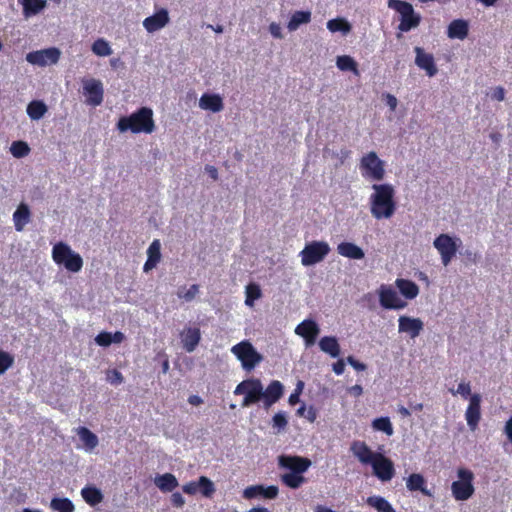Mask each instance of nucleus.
<instances>
[{
    "label": "nucleus",
    "mask_w": 512,
    "mask_h": 512,
    "mask_svg": "<svg viewBox=\"0 0 512 512\" xmlns=\"http://www.w3.org/2000/svg\"><path fill=\"white\" fill-rule=\"evenodd\" d=\"M361 175L371 181H382L385 177V164L376 152L371 151L364 155L359 164Z\"/></svg>",
    "instance_id": "7"
},
{
    "label": "nucleus",
    "mask_w": 512,
    "mask_h": 512,
    "mask_svg": "<svg viewBox=\"0 0 512 512\" xmlns=\"http://www.w3.org/2000/svg\"><path fill=\"white\" fill-rule=\"evenodd\" d=\"M109 380L111 384L118 385L123 382V376L118 370H113L109 375Z\"/></svg>",
    "instance_id": "58"
},
{
    "label": "nucleus",
    "mask_w": 512,
    "mask_h": 512,
    "mask_svg": "<svg viewBox=\"0 0 512 512\" xmlns=\"http://www.w3.org/2000/svg\"><path fill=\"white\" fill-rule=\"evenodd\" d=\"M95 342L99 346H102V347H107V346L111 345L112 344L111 333L110 332H106V331L100 332L95 337Z\"/></svg>",
    "instance_id": "52"
},
{
    "label": "nucleus",
    "mask_w": 512,
    "mask_h": 512,
    "mask_svg": "<svg viewBox=\"0 0 512 512\" xmlns=\"http://www.w3.org/2000/svg\"><path fill=\"white\" fill-rule=\"evenodd\" d=\"M284 393V386L278 380H273L269 383L266 389H263V402L265 408L271 407L281 399Z\"/></svg>",
    "instance_id": "22"
},
{
    "label": "nucleus",
    "mask_w": 512,
    "mask_h": 512,
    "mask_svg": "<svg viewBox=\"0 0 512 512\" xmlns=\"http://www.w3.org/2000/svg\"><path fill=\"white\" fill-rule=\"evenodd\" d=\"M199 292V286L197 284H193L189 289L185 290V288H180L177 292L179 298H182L186 301H191L195 298V296Z\"/></svg>",
    "instance_id": "49"
},
{
    "label": "nucleus",
    "mask_w": 512,
    "mask_h": 512,
    "mask_svg": "<svg viewBox=\"0 0 512 512\" xmlns=\"http://www.w3.org/2000/svg\"><path fill=\"white\" fill-rule=\"evenodd\" d=\"M351 451L363 464H371L378 452H373L363 441H354L351 445Z\"/></svg>",
    "instance_id": "26"
},
{
    "label": "nucleus",
    "mask_w": 512,
    "mask_h": 512,
    "mask_svg": "<svg viewBox=\"0 0 512 512\" xmlns=\"http://www.w3.org/2000/svg\"><path fill=\"white\" fill-rule=\"evenodd\" d=\"M336 65L341 71H352L355 74L359 73L357 69V63L352 57L348 55L338 56Z\"/></svg>",
    "instance_id": "43"
},
{
    "label": "nucleus",
    "mask_w": 512,
    "mask_h": 512,
    "mask_svg": "<svg viewBox=\"0 0 512 512\" xmlns=\"http://www.w3.org/2000/svg\"><path fill=\"white\" fill-rule=\"evenodd\" d=\"M383 98L385 99V102L389 106L390 110L395 111V109L397 108V104H398L397 98L390 93L384 94Z\"/></svg>",
    "instance_id": "54"
},
{
    "label": "nucleus",
    "mask_w": 512,
    "mask_h": 512,
    "mask_svg": "<svg viewBox=\"0 0 512 512\" xmlns=\"http://www.w3.org/2000/svg\"><path fill=\"white\" fill-rule=\"evenodd\" d=\"M469 26L467 21L462 19L453 20L448 26V37L463 40L467 37Z\"/></svg>",
    "instance_id": "30"
},
{
    "label": "nucleus",
    "mask_w": 512,
    "mask_h": 512,
    "mask_svg": "<svg viewBox=\"0 0 512 512\" xmlns=\"http://www.w3.org/2000/svg\"><path fill=\"white\" fill-rule=\"evenodd\" d=\"M287 424L288 420L284 412H278L272 418V426L277 428L279 431L285 429Z\"/></svg>",
    "instance_id": "51"
},
{
    "label": "nucleus",
    "mask_w": 512,
    "mask_h": 512,
    "mask_svg": "<svg viewBox=\"0 0 512 512\" xmlns=\"http://www.w3.org/2000/svg\"><path fill=\"white\" fill-rule=\"evenodd\" d=\"M92 51L97 56H109L112 54V49L109 43L102 38L94 41L92 44Z\"/></svg>",
    "instance_id": "46"
},
{
    "label": "nucleus",
    "mask_w": 512,
    "mask_h": 512,
    "mask_svg": "<svg viewBox=\"0 0 512 512\" xmlns=\"http://www.w3.org/2000/svg\"><path fill=\"white\" fill-rule=\"evenodd\" d=\"M269 31L274 38L281 39L283 37L281 27L278 23L272 22L269 25Z\"/></svg>",
    "instance_id": "56"
},
{
    "label": "nucleus",
    "mask_w": 512,
    "mask_h": 512,
    "mask_svg": "<svg viewBox=\"0 0 512 512\" xmlns=\"http://www.w3.org/2000/svg\"><path fill=\"white\" fill-rule=\"evenodd\" d=\"M378 296L380 305L384 309L400 310L407 306V303L402 300L397 292L390 286L382 284L378 289Z\"/></svg>",
    "instance_id": "14"
},
{
    "label": "nucleus",
    "mask_w": 512,
    "mask_h": 512,
    "mask_svg": "<svg viewBox=\"0 0 512 512\" xmlns=\"http://www.w3.org/2000/svg\"><path fill=\"white\" fill-rule=\"evenodd\" d=\"M505 433L508 437V439L510 440V442L512 443V416L510 417V419L506 422V425H505Z\"/></svg>",
    "instance_id": "64"
},
{
    "label": "nucleus",
    "mask_w": 512,
    "mask_h": 512,
    "mask_svg": "<svg viewBox=\"0 0 512 512\" xmlns=\"http://www.w3.org/2000/svg\"><path fill=\"white\" fill-rule=\"evenodd\" d=\"M171 503L174 507H182L185 504V499L183 498L182 494L179 492H174L171 495Z\"/></svg>",
    "instance_id": "55"
},
{
    "label": "nucleus",
    "mask_w": 512,
    "mask_h": 512,
    "mask_svg": "<svg viewBox=\"0 0 512 512\" xmlns=\"http://www.w3.org/2000/svg\"><path fill=\"white\" fill-rule=\"evenodd\" d=\"M30 216L31 213L29 207L26 204L21 203L13 214L15 229L19 232L22 231L26 224L29 223Z\"/></svg>",
    "instance_id": "31"
},
{
    "label": "nucleus",
    "mask_w": 512,
    "mask_h": 512,
    "mask_svg": "<svg viewBox=\"0 0 512 512\" xmlns=\"http://www.w3.org/2000/svg\"><path fill=\"white\" fill-rule=\"evenodd\" d=\"M369 197L371 215L376 220L390 219L396 212L395 190L391 184H373Z\"/></svg>",
    "instance_id": "1"
},
{
    "label": "nucleus",
    "mask_w": 512,
    "mask_h": 512,
    "mask_svg": "<svg viewBox=\"0 0 512 512\" xmlns=\"http://www.w3.org/2000/svg\"><path fill=\"white\" fill-rule=\"evenodd\" d=\"M184 493L188 495H195L199 491V480L190 481L182 486Z\"/></svg>",
    "instance_id": "53"
},
{
    "label": "nucleus",
    "mask_w": 512,
    "mask_h": 512,
    "mask_svg": "<svg viewBox=\"0 0 512 512\" xmlns=\"http://www.w3.org/2000/svg\"><path fill=\"white\" fill-rule=\"evenodd\" d=\"M188 403L193 406H198L203 403V399L198 395H190L188 397Z\"/></svg>",
    "instance_id": "63"
},
{
    "label": "nucleus",
    "mask_w": 512,
    "mask_h": 512,
    "mask_svg": "<svg viewBox=\"0 0 512 512\" xmlns=\"http://www.w3.org/2000/svg\"><path fill=\"white\" fill-rule=\"evenodd\" d=\"M450 393L452 395H461L462 398L464 399H467L468 397L470 398L471 397V384L470 382H461L457 389L454 390V389H449Z\"/></svg>",
    "instance_id": "50"
},
{
    "label": "nucleus",
    "mask_w": 512,
    "mask_h": 512,
    "mask_svg": "<svg viewBox=\"0 0 512 512\" xmlns=\"http://www.w3.org/2000/svg\"><path fill=\"white\" fill-rule=\"evenodd\" d=\"M415 63L420 68L426 71L429 77L437 74L438 69L435 65L434 57L432 54L425 53L421 47H415Z\"/></svg>",
    "instance_id": "20"
},
{
    "label": "nucleus",
    "mask_w": 512,
    "mask_h": 512,
    "mask_svg": "<svg viewBox=\"0 0 512 512\" xmlns=\"http://www.w3.org/2000/svg\"><path fill=\"white\" fill-rule=\"evenodd\" d=\"M245 294V304L249 307H252L254 302L262 296L259 285L255 283H250L246 286Z\"/></svg>",
    "instance_id": "42"
},
{
    "label": "nucleus",
    "mask_w": 512,
    "mask_h": 512,
    "mask_svg": "<svg viewBox=\"0 0 512 512\" xmlns=\"http://www.w3.org/2000/svg\"><path fill=\"white\" fill-rule=\"evenodd\" d=\"M205 171L208 173V175L216 181L218 179V170L216 167L212 165H206Z\"/></svg>",
    "instance_id": "62"
},
{
    "label": "nucleus",
    "mask_w": 512,
    "mask_h": 512,
    "mask_svg": "<svg viewBox=\"0 0 512 512\" xmlns=\"http://www.w3.org/2000/svg\"><path fill=\"white\" fill-rule=\"evenodd\" d=\"M14 364V356L7 351L0 350V375L4 374Z\"/></svg>",
    "instance_id": "48"
},
{
    "label": "nucleus",
    "mask_w": 512,
    "mask_h": 512,
    "mask_svg": "<svg viewBox=\"0 0 512 512\" xmlns=\"http://www.w3.org/2000/svg\"><path fill=\"white\" fill-rule=\"evenodd\" d=\"M372 427L374 430L382 431L386 435L391 436L394 433L392 423L389 417H379L373 420Z\"/></svg>",
    "instance_id": "44"
},
{
    "label": "nucleus",
    "mask_w": 512,
    "mask_h": 512,
    "mask_svg": "<svg viewBox=\"0 0 512 512\" xmlns=\"http://www.w3.org/2000/svg\"><path fill=\"white\" fill-rule=\"evenodd\" d=\"M46 0H23V13L26 17L38 14L46 7Z\"/></svg>",
    "instance_id": "38"
},
{
    "label": "nucleus",
    "mask_w": 512,
    "mask_h": 512,
    "mask_svg": "<svg viewBox=\"0 0 512 512\" xmlns=\"http://www.w3.org/2000/svg\"><path fill=\"white\" fill-rule=\"evenodd\" d=\"M199 106L203 110L217 113L223 110V99L219 94L204 93L199 99Z\"/></svg>",
    "instance_id": "24"
},
{
    "label": "nucleus",
    "mask_w": 512,
    "mask_h": 512,
    "mask_svg": "<svg viewBox=\"0 0 512 512\" xmlns=\"http://www.w3.org/2000/svg\"><path fill=\"white\" fill-rule=\"evenodd\" d=\"M330 252L329 245L324 241H312L300 252L303 266H311L321 262Z\"/></svg>",
    "instance_id": "10"
},
{
    "label": "nucleus",
    "mask_w": 512,
    "mask_h": 512,
    "mask_svg": "<svg viewBox=\"0 0 512 512\" xmlns=\"http://www.w3.org/2000/svg\"><path fill=\"white\" fill-rule=\"evenodd\" d=\"M52 259L67 271L72 273L79 272L83 267V259L80 254L76 253L71 247L64 243L58 242L52 248Z\"/></svg>",
    "instance_id": "4"
},
{
    "label": "nucleus",
    "mask_w": 512,
    "mask_h": 512,
    "mask_svg": "<svg viewBox=\"0 0 512 512\" xmlns=\"http://www.w3.org/2000/svg\"><path fill=\"white\" fill-rule=\"evenodd\" d=\"M231 352L241 362L243 369L246 371H251L263 360V356L247 340L234 345Z\"/></svg>",
    "instance_id": "9"
},
{
    "label": "nucleus",
    "mask_w": 512,
    "mask_h": 512,
    "mask_svg": "<svg viewBox=\"0 0 512 512\" xmlns=\"http://www.w3.org/2000/svg\"><path fill=\"white\" fill-rule=\"evenodd\" d=\"M148 258L144 264V272H148L155 268L161 259V244L158 239H155L147 250Z\"/></svg>",
    "instance_id": "27"
},
{
    "label": "nucleus",
    "mask_w": 512,
    "mask_h": 512,
    "mask_svg": "<svg viewBox=\"0 0 512 512\" xmlns=\"http://www.w3.org/2000/svg\"><path fill=\"white\" fill-rule=\"evenodd\" d=\"M311 20V13L309 11H296L292 14L287 28L289 31H295L301 24H307Z\"/></svg>",
    "instance_id": "37"
},
{
    "label": "nucleus",
    "mask_w": 512,
    "mask_h": 512,
    "mask_svg": "<svg viewBox=\"0 0 512 512\" xmlns=\"http://www.w3.org/2000/svg\"><path fill=\"white\" fill-rule=\"evenodd\" d=\"M327 28L332 33L342 32L343 34H347L351 30V25L344 18H335L327 22Z\"/></svg>",
    "instance_id": "40"
},
{
    "label": "nucleus",
    "mask_w": 512,
    "mask_h": 512,
    "mask_svg": "<svg viewBox=\"0 0 512 512\" xmlns=\"http://www.w3.org/2000/svg\"><path fill=\"white\" fill-rule=\"evenodd\" d=\"M396 287L399 289L400 293L409 300L416 298L419 294L418 285L409 279L398 278L395 281Z\"/></svg>",
    "instance_id": "29"
},
{
    "label": "nucleus",
    "mask_w": 512,
    "mask_h": 512,
    "mask_svg": "<svg viewBox=\"0 0 512 512\" xmlns=\"http://www.w3.org/2000/svg\"><path fill=\"white\" fill-rule=\"evenodd\" d=\"M406 487L410 492H421L424 496L433 497L431 490L427 488V481L420 473H412L406 480Z\"/></svg>",
    "instance_id": "23"
},
{
    "label": "nucleus",
    "mask_w": 512,
    "mask_h": 512,
    "mask_svg": "<svg viewBox=\"0 0 512 512\" xmlns=\"http://www.w3.org/2000/svg\"><path fill=\"white\" fill-rule=\"evenodd\" d=\"M388 7L401 15L398 29L401 32H408L416 28L421 22V16L415 13L411 3L403 0H388Z\"/></svg>",
    "instance_id": "5"
},
{
    "label": "nucleus",
    "mask_w": 512,
    "mask_h": 512,
    "mask_svg": "<svg viewBox=\"0 0 512 512\" xmlns=\"http://www.w3.org/2000/svg\"><path fill=\"white\" fill-rule=\"evenodd\" d=\"M457 241H459V239H455L445 233H442L435 238L433 245L439 252L441 256V262L444 266L449 265L452 259L455 257L459 248Z\"/></svg>",
    "instance_id": "11"
},
{
    "label": "nucleus",
    "mask_w": 512,
    "mask_h": 512,
    "mask_svg": "<svg viewBox=\"0 0 512 512\" xmlns=\"http://www.w3.org/2000/svg\"><path fill=\"white\" fill-rule=\"evenodd\" d=\"M347 362L357 371H364L366 369V365L356 360L353 356H348Z\"/></svg>",
    "instance_id": "57"
},
{
    "label": "nucleus",
    "mask_w": 512,
    "mask_h": 512,
    "mask_svg": "<svg viewBox=\"0 0 512 512\" xmlns=\"http://www.w3.org/2000/svg\"><path fill=\"white\" fill-rule=\"evenodd\" d=\"M117 129L124 133L130 131L134 134H151L155 130L153 111L149 107H141L129 116L121 117L117 122Z\"/></svg>",
    "instance_id": "3"
},
{
    "label": "nucleus",
    "mask_w": 512,
    "mask_h": 512,
    "mask_svg": "<svg viewBox=\"0 0 512 512\" xmlns=\"http://www.w3.org/2000/svg\"><path fill=\"white\" fill-rule=\"evenodd\" d=\"M311 460L298 455L282 454L278 456V466L281 469L289 470L280 476L282 484L291 489H298L306 482L303 476L311 466Z\"/></svg>",
    "instance_id": "2"
},
{
    "label": "nucleus",
    "mask_w": 512,
    "mask_h": 512,
    "mask_svg": "<svg viewBox=\"0 0 512 512\" xmlns=\"http://www.w3.org/2000/svg\"><path fill=\"white\" fill-rule=\"evenodd\" d=\"M46 104L41 100H33L27 105V114L32 120L41 119L47 112Z\"/></svg>",
    "instance_id": "35"
},
{
    "label": "nucleus",
    "mask_w": 512,
    "mask_h": 512,
    "mask_svg": "<svg viewBox=\"0 0 512 512\" xmlns=\"http://www.w3.org/2000/svg\"><path fill=\"white\" fill-rule=\"evenodd\" d=\"M337 252L343 257L360 260L363 259L365 254L362 248L351 242H341L337 246Z\"/></svg>",
    "instance_id": "28"
},
{
    "label": "nucleus",
    "mask_w": 512,
    "mask_h": 512,
    "mask_svg": "<svg viewBox=\"0 0 512 512\" xmlns=\"http://www.w3.org/2000/svg\"><path fill=\"white\" fill-rule=\"evenodd\" d=\"M168 22V11L162 8L152 16L145 18L143 21V26L149 33H153L165 27L168 24Z\"/></svg>",
    "instance_id": "21"
},
{
    "label": "nucleus",
    "mask_w": 512,
    "mask_h": 512,
    "mask_svg": "<svg viewBox=\"0 0 512 512\" xmlns=\"http://www.w3.org/2000/svg\"><path fill=\"white\" fill-rule=\"evenodd\" d=\"M83 93L87 96V102L93 106H98L103 101V85L101 81L89 79L84 81Z\"/></svg>",
    "instance_id": "17"
},
{
    "label": "nucleus",
    "mask_w": 512,
    "mask_h": 512,
    "mask_svg": "<svg viewBox=\"0 0 512 512\" xmlns=\"http://www.w3.org/2000/svg\"><path fill=\"white\" fill-rule=\"evenodd\" d=\"M368 506L377 510V512H396L392 505L382 496H370L367 498Z\"/></svg>",
    "instance_id": "36"
},
{
    "label": "nucleus",
    "mask_w": 512,
    "mask_h": 512,
    "mask_svg": "<svg viewBox=\"0 0 512 512\" xmlns=\"http://www.w3.org/2000/svg\"><path fill=\"white\" fill-rule=\"evenodd\" d=\"M493 98L497 101H503L505 98V90L503 87H496L493 91Z\"/></svg>",
    "instance_id": "60"
},
{
    "label": "nucleus",
    "mask_w": 512,
    "mask_h": 512,
    "mask_svg": "<svg viewBox=\"0 0 512 512\" xmlns=\"http://www.w3.org/2000/svg\"><path fill=\"white\" fill-rule=\"evenodd\" d=\"M295 333L301 336L309 346L315 343L320 328L314 320L306 319L296 326Z\"/></svg>",
    "instance_id": "18"
},
{
    "label": "nucleus",
    "mask_w": 512,
    "mask_h": 512,
    "mask_svg": "<svg viewBox=\"0 0 512 512\" xmlns=\"http://www.w3.org/2000/svg\"><path fill=\"white\" fill-rule=\"evenodd\" d=\"M349 393L354 397H359L363 394V388L359 384H355L348 389Z\"/></svg>",
    "instance_id": "61"
},
{
    "label": "nucleus",
    "mask_w": 512,
    "mask_h": 512,
    "mask_svg": "<svg viewBox=\"0 0 512 512\" xmlns=\"http://www.w3.org/2000/svg\"><path fill=\"white\" fill-rule=\"evenodd\" d=\"M10 151L15 158H23L29 154L30 147L24 141H14L11 144Z\"/></svg>",
    "instance_id": "47"
},
{
    "label": "nucleus",
    "mask_w": 512,
    "mask_h": 512,
    "mask_svg": "<svg viewBox=\"0 0 512 512\" xmlns=\"http://www.w3.org/2000/svg\"><path fill=\"white\" fill-rule=\"evenodd\" d=\"M332 369L337 375H342L345 370V361L343 359H339L337 362L333 363Z\"/></svg>",
    "instance_id": "59"
},
{
    "label": "nucleus",
    "mask_w": 512,
    "mask_h": 512,
    "mask_svg": "<svg viewBox=\"0 0 512 512\" xmlns=\"http://www.w3.org/2000/svg\"><path fill=\"white\" fill-rule=\"evenodd\" d=\"M214 483L206 476L199 477V493L206 498H211L215 493Z\"/></svg>",
    "instance_id": "45"
},
{
    "label": "nucleus",
    "mask_w": 512,
    "mask_h": 512,
    "mask_svg": "<svg viewBox=\"0 0 512 512\" xmlns=\"http://www.w3.org/2000/svg\"><path fill=\"white\" fill-rule=\"evenodd\" d=\"M423 327L424 324L420 318L400 316L398 319V332L405 333L412 339L420 335Z\"/></svg>",
    "instance_id": "16"
},
{
    "label": "nucleus",
    "mask_w": 512,
    "mask_h": 512,
    "mask_svg": "<svg viewBox=\"0 0 512 512\" xmlns=\"http://www.w3.org/2000/svg\"><path fill=\"white\" fill-rule=\"evenodd\" d=\"M81 495L85 502L90 506H95L102 502L103 495L101 491L93 486H86L81 490Z\"/></svg>",
    "instance_id": "34"
},
{
    "label": "nucleus",
    "mask_w": 512,
    "mask_h": 512,
    "mask_svg": "<svg viewBox=\"0 0 512 512\" xmlns=\"http://www.w3.org/2000/svg\"><path fill=\"white\" fill-rule=\"evenodd\" d=\"M373 474L382 482L390 481L395 475L394 463L391 459L381 453H377L370 464Z\"/></svg>",
    "instance_id": "13"
},
{
    "label": "nucleus",
    "mask_w": 512,
    "mask_h": 512,
    "mask_svg": "<svg viewBox=\"0 0 512 512\" xmlns=\"http://www.w3.org/2000/svg\"><path fill=\"white\" fill-rule=\"evenodd\" d=\"M278 493L279 489L275 485L265 487L259 484L246 487L243 491V497L248 500L258 497H262L265 499H274L278 496Z\"/></svg>",
    "instance_id": "19"
},
{
    "label": "nucleus",
    "mask_w": 512,
    "mask_h": 512,
    "mask_svg": "<svg viewBox=\"0 0 512 512\" xmlns=\"http://www.w3.org/2000/svg\"><path fill=\"white\" fill-rule=\"evenodd\" d=\"M319 347L321 351L327 353L333 358L340 355V345L338 340L334 336H324L319 341Z\"/></svg>",
    "instance_id": "32"
},
{
    "label": "nucleus",
    "mask_w": 512,
    "mask_h": 512,
    "mask_svg": "<svg viewBox=\"0 0 512 512\" xmlns=\"http://www.w3.org/2000/svg\"><path fill=\"white\" fill-rule=\"evenodd\" d=\"M481 395L474 393L469 398V404L465 412V419L470 430L477 429L481 419Z\"/></svg>",
    "instance_id": "15"
},
{
    "label": "nucleus",
    "mask_w": 512,
    "mask_h": 512,
    "mask_svg": "<svg viewBox=\"0 0 512 512\" xmlns=\"http://www.w3.org/2000/svg\"><path fill=\"white\" fill-rule=\"evenodd\" d=\"M155 484L162 492H172L179 485L176 477L171 473L157 476Z\"/></svg>",
    "instance_id": "33"
},
{
    "label": "nucleus",
    "mask_w": 512,
    "mask_h": 512,
    "mask_svg": "<svg viewBox=\"0 0 512 512\" xmlns=\"http://www.w3.org/2000/svg\"><path fill=\"white\" fill-rule=\"evenodd\" d=\"M78 435L88 449H94L98 445L97 436L86 427H80Z\"/></svg>",
    "instance_id": "41"
},
{
    "label": "nucleus",
    "mask_w": 512,
    "mask_h": 512,
    "mask_svg": "<svg viewBox=\"0 0 512 512\" xmlns=\"http://www.w3.org/2000/svg\"><path fill=\"white\" fill-rule=\"evenodd\" d=\"M50 507L57 512H74L75 506L69 498L54 497L50 502Z\"/></svg>",
    "instance_id": "39"
},
{
    "label": "nucleus",
    "mask_w": 512,
    "mask_h": 512,
    "mask_svg": "<svg viewBox=\"0 0 512 512\" xmlns=\"http://www.w3.org/2000/svg\"><path fill=\"white\" fill-rule=\"evenodd\" d=\"M61 56V52L56 47H50L42 50L32 51L26 55V60L32 65L40 67L56 64Z\"/></svg>",
    "instance_id": "12"
},
{
    "label": "nucleus",
    "mask_w": 512,
    "mask_h": 512,
    "mask_svg": "<svg viewBox=\"0 0 512 512\" xmlns=\"http://www.w3.org/2000/svg\"><path fill=\"white\" fill-rule=\"evenodd\" d=\"M458 480L452 482L451 492L456 501H466L475 492L473 485L474 474L466 468H459L457 471Z\"/></svg>",
    "instance_id": "6"
},
{
    "label": "nucleus",
    "mask_w": 512,
    "mask_h": 512,
    "mask_svg": "<svg viewBox=\"0 0 512 512\" xmlns=\"http://www.w3.org/2000/svg\"><path fill=\"white\" fill-rule=\"evenodd\" d=\"M235 395H244L242 407H249L263 400V385L258 378H250L240 382L235 390Z\"/></svg>",
    "instance_id": "8"
},
{
    "label": "nucleus",
    "mask_w": 512,
    "mask_h": 512,
    "mask_svg": "<svg viewBox=\"0 0 512 512\" xmlns=\"http://www.w3.org/2000/svg\"><path fill=\"white\" fill-rule=\"evenodd\" d=\"M201 340V332L197 327H188L181 334L183 348L187 352H193Z\"/></svg>",
    "instance_id": "25"
}]
</instances>
